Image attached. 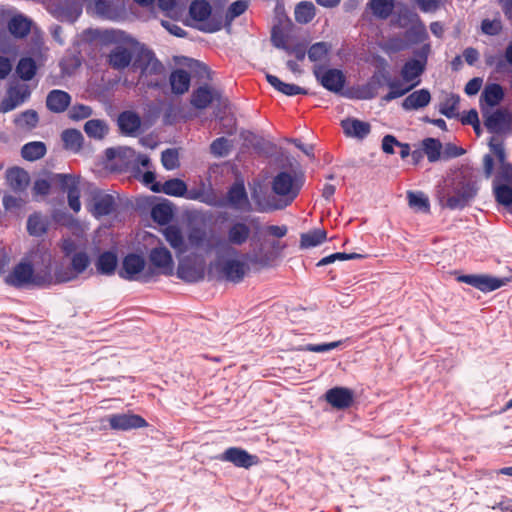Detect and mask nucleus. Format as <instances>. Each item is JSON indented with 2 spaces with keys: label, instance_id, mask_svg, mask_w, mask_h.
I'll return each instance as SVG.
<instances>
[{
  "label": "nucleus",
  "instance_id": "obj_47",
  "mask_svg": "<svg viewBox=\"0 0 512 512\" xmlns=\"http://www.w3.org/2000/svg\"><path fill=\"white\" fill-rule=\"evenodd\" d=\"M494 195L498 204L505 207L512 205V187L508 184L494 183Z\"/></svg>",
  "mask_w": 512,
  "mask_h": 512
},
{
  "label": "nucleus",
  "instance_id": "obj_21",
  "mask_svg": "<svg viewBox=\"0 0 512 512\" xmlns=\"http://www.w3.org/2000/svg\"><path fill=\"white\" fill-rule=\"evenodd\" d=\"M221 93L209 86H201L191 95V104L197 109L207 108L213 101H219Z\"/></svg>",
  "mask_w": 512,
  "mask_h": 512
},
{
  "label": "nucleus",
  "instance_id": "obj_37",
  "mask_svg": "<svg viewBox=\"0 0 512 512\" xmlns=\"http://www.w3.org/2000/svg\"><path fill=\"white\" fill-rule=\"evenodd\" d=\"M266 79L272 87H274L277 91H279L287 96H294V95H298V94H306L307 93L305 89H303L295 84L285 83L274 75L267 74Z\"/></svg>",
  "mask_w": 512,
  "mask_h": 512
},
{
  "label": "nucleus",
  "instance_id": "obj_58",
  "mask_svg": "<svg viewBox=\"0 0 512 512\" xmlns=\"http://www.w3.org/2000/svg\"><path fill=\"white\" fill-rule=\"evenodd\" d=\"M427 36L426 27L422 22H419L406 32V37L415 43L424 41Z\"/></svg>",
  "mask_w": 512,
  "mask_h": 512
},
{
  "label": "nucleus",
  "instance_id": "obj_18",
  "mask_svg": "<svg viewBox=\"0 0 512 512\" xmlns=\"http://www.w3.org/2000/svg\"><path fill=\"white\" fill-rule=\"evenodd\" d=\"M221 459L227 462H231L237 467L250 468L253 465L258 464V457L249 454L247 451L241 448H229L221 456Z\"/></svg>",
  "mask_w": 512,
  "mask_h": 512
},
{
  "label": "nucleus",
  "instance_id": "obj_19",
  "mask_svg": "<svg viewBox=\"0 0 512 512\" xmlns=\"http://www.w3.org/2000/svg\"><path fill=\"white\" fill-rule=\"evenodd\" d=\"M88 209L95 217L108 215L114 209V199L109 194L96 191L92 194Z\"/></svg>",
  "mask_w": 512,
  "mask_h": 512
},
{
  "label": "nucleus",
  "instance_id": "obj_27",
  "mask_svg": "<svg viewBox=\"0 0 512 512\" xmlns=\"http://www.w3.org/2000/svg\"><path fill=\"white\" fill-rule=\"evenodd\" d=\"M341 126L346 136L355 137L358 139H363L371 131V126L368 122H364L355 118H347L343 120L341 122Z\"/></svg>",
  "mask_w": 512,
  "mask_h": 512
},
{
  "label": "nucleus",
  "instance_id": "obj_12",
  "mask_svg": "<svg viewBox=\"0 0 512 512\" xmlns=\"http://www.w3.org/2000/svg\"><path fill=\"white\" fill-rule=\"evenodd\" d=\"M5 281L7 284L15 287L37 285L33 267L28 264L26 259L13 268V270L6 276Z\"/></svg>",
  "mask_w": 512,
  "mask_h": 512
},
{
  "label": "nucleus",
  "instance_id": "obj_1",
  "mask_svg": "<svg viewBox=\"0 0 512 512\" xmlns=\"http://www.w3.org/2000/svg\"><path fill=\"white\" fill-rule=\"evenodd\" d=\"M188 241L194 257L186 256L179 260L177 275L186 282H197L205 275L204 255L210 254L215 249V244L202 228L192 229L188 234Z\"/></svg>",
  "mask_w": 512,
  "mask_h": 512
},
{
  "label": "nucleus",
  "instance_id": "obj_57",
  "mask_svg": "<svg viewBox=\"0 0 512 512\" xmlns=\"http://www.w3.org/2000/svg\"><path fill=\"white\" fill-rule=\"evenodd\" d=\"M162 164L168 170H173L179 167V154L175 149H167L162 152Z\"/></svg>",
  "mask_w": 512,
  "mask_h": 512
},
{
  "label": "nucleus",
  "instance_id": "obj_45",
  "mask_svg": "<svg viewBox=\"0 0 512 512\" xmlns=\"http://www.w3.org/2000/svg\"><path fill=\"white\" fill-rule=\"evenodd\" d=\"M117 266V257L111 252L101 254L96 262L98 272L102 274H112Z\"/></svg>",
  "mask_w": 512,
  "mask_h": 512
},
{
  "label": "nucleus",
  "instance_id": "obj_30",
  "mask_svg": "<svg viewBox=\"0 0 512 512\" xmlns=\"http://www.w3.org/2000/svg\"><path fill=\"white\" fill-rule=\"evenodd\" d=\"M31 26L32 21L22 14L13 15L7 24L9 32L16 38H24L27 36L31 30Z\"/></svg>",
  "mask_w": 512,
  "mask_h": 512
},
{
  "label": "nucleus",
  "instance_id": "obj_38",
  "mask_svg": "<svg viewBox=\"0 0 512 512\" xmlns=\"http://www.w3.org/2000/svg\"><path fill=\"white\" fill-rule=\"evenodd\" d=\"M372 14L379 19H387L395 7L394 0H370L368 2Z\"/></svg>",
  "mask_w": 512,
  "mask_h": 512
},
{
  "label": "nucleus",
  "instance_id": "obj_55",
  "mask_svg": "<svg viewBox=\"0 0 512 512\" xmlns=\"http://www.w3.org/2000/svg\"><path fill=\"white\" fill-rule=\"evenodd\" d=\"M408 202L412 208H414L418 211H422L425 213L429 212V208H430L429 200L422 193L409 192L408 193Z\"/></svg>",
  "mask_w": 512,
  "mask_h": 512
},
{
  "label": "nucleus",
  "instance_id": "obj_28",
  "mask_svg": "<svg viewBox=\"0 0 512 512\" xmlns=\"http://www.w3.org/2000/svg\"><path fill=\"white\" fill-rule=\"evenodd\" d=\"M431 94L427 89H420L409 94L402 102V108L407 111L422 109L429 105Z\"/></svg>",
  "mask_w": 512,
  "mask_h": 512
},
{
  "label": "nucleus",
  "instance_id": "obj_42",
  "mask_svg": "<svg viewBox=\"0 0 512 512\" xmlns=\"http://www.w3.org/2000/svg\"><path fill=\"white\" fill-rule=\"evenodd\" d=\"M46 153V146L42 142H30L22 147V157L29 161L42 158Z\"/></svg>",
  "mask_w": 512,
  "mask_h": 512
},
{
  "label": "nucleus",
  "instance_id": "obj_14",
  "mask_svg": "<svg viewBox=\"0 0 512 512\" xmlns=\"http://www.w3.org/2000/svg\"><path fill=\"white\" fill-rule=\"evenodd\" d=\"M458 281L472 285L483 292L494 291L505 286L509 279H501L489 275H462Z\"/></svg>",
  "mask_w": 512,
  "mask_h": 512
},
{
  "label": "nucleus",
  "instance_id": "obj_32",
  "mask_svg": "<svg viewBox=\"0 0 512 512\" xmlns=\"http://www.w3.org/2000/svg\"><path fill=\"white\" fill-rule=\"evenodd\" d=\"M132 53L129 48L122 45L116 46L111 50L108 61L114 69H124L131 63Z\"/></svg>",
  "mask_w": 512,
  "mask_h": 512
},
{
  "label": "nucleus",
  "instance_id": "obj_40",
  "mask_svg": "<svg viewBox=\"0 0 512 512\" xmlns=\"http://www.w3.org/2000/svg\"><path fill=\"white\" fill-rule=\"evenodd\" d=\"M48 228V219L40 213H34L29 216L27 221V230L30 235L41 236L46 233Z\"/></svg>",
  "mask_w": 512,
  "mask_h": 512
},
{
  "label": "nucleus",
  "instance_id": "obj_49",
  "mask_svg": "<svg viewBox=\"0 0 512 512\" xmlns=\"http://www.w3.org/2000/svg\"><path fill=\"white\" fill-rule=\"evenodd\" d=\"M93 9L102 18L113 19L117 15L116 7L111 0H96Z\"/></svg>",
  "mask_w": 512,
  "mask_h": 512
},
{
  "label": "nucleus",
  "instance_id": "obj_48",
  "mask_svg": "<svg viewBox=\"0 0 512 512\" xmlns=\"http://www.w3.org/2000/svg\"><path fill=\"white\" fill-rule=\"evenodd\" d=\"M503 89L498 84H491L485 87L482 97L489 106L497 105L503 98Z\"/></svg>",
  "mask_w": 512,
  "mask_h": 512
},
{
  "label": "nucleus",
  "instance_id": "obj_43",
  "mask_svg": "<svg viewBox=\"0 0 512 512\" xmlns=\"http://www.w3.org/2000/svg\"><path fill=\"white\" fill-rule=\"evenodd\" d=\"M423 152L430 162H435L441 158L442 144L435 138H426L422 141Z\"/></svg>",
  "mask_w": 512,
  "mask_h": 512
},
{
  "label": "nucleus",
  "instance_id": "obj_61",
  "mask_svg": "<svg viewBox=\"0 0 512 512\" xmlns=\"http://www.w3.org/2000/svg\"><path fill=\"white\" fill-rule=\"evenodd\" d=\"M17 124L25 128H33L38 123V115L35 111L28 110L22 113L16 120Z\"/></svg>",
  "mask_w": 512,
  "mask_h": 512
},
{
  "label": "nucleus",
  "instance_id": "obj_46",
  "mask_svg": "<svg viewBox=\"0 0 512 512\" xmlns=\"http://www.w3.org/2000/svg\"><path fill=\"white\" fill-rule=\"evenodd\" d=\"M84 130L88 136L102 139L108 132V126L102 120L92 119L85 123Z\"/></svg>",
  "mask_w": 512,
  "mask_h": 512
},
{
  "label": "nucleus",
  "instance_id": "obj_35",
  "mask_svg": "<svg viewBox=\"0 0 512 512\" xmlns=\"http://www.w3.org/2000/svg\"><path fill=\"white\" fill-rule=\"evenodd\" d=\"M106 156L109 160H119L124 166H130L136 161V152L126 146L107 149Z\"/></svg>",
  "mask_w": 512,
  "mask_h": 512
},
{
  "label": "nucleus",
  "instance_id": "obj_22",
  "mask_svg": "<svg viewBox=\"0 0 512 512\" xmlns=\"http://www.w3.org/2000/svg\"><path fill=\"white\" fill-rule=\"evenodd\" d=\"M229 205L239 211H250L251 203L248 199L244 184L236 182L228 191Z\"/></svg>",
  "mask_w": 512,
  "mask_h": 512
},
{
  "label": "nucleus",
  "instance_id": "obj_56",
  "mask_svg": "<svg viewBox=\"0 0 512 512\" xmlns=\"http://www.w3.org/2000/svg\"><path fill=\"white\" fill-rule=\"evenodd\" d=\"M329 49V46L325 42L315 43L308 51V58L313 62L322 61L326 58Z\"/></svg>",
  "mask_w": 512,
  "mask_h": 512
},
{
  "label": "nucleus",
  "instance_id": "obj_52",
  "mask_svg": "<svg viewBox=\"0 0 512 512\" xmlns=\"http://www.w3.org/2000/svg\"><path fill=\"white\" fill-rule=\"evenodd\" d=\"M490 149L494 152L495 156L497 157L500 165H501V174L503 175L505 173V169L507 166H512L511 164L507 163L505 161L506 154L505 149L503 146V143L499 140H497L495 137H492L489 142Z\"/></svg>",
  "mask_w": 512,
  "mask_h": 512
},
{
  "label": "nucleus",
  "instance_id": "obj_15",
  "mask_svg": "<svg viewBox=\"0 0 512 512\" xmlns=\"http://www.w3.org/2000/svg\"><path fill=\"white\" fill-rule=\"evenodd\" d=\"M314 74L320 83L329 91L337 93L344 87L345 77L338 69L324 70L321 67H315Z\"/></svg>",
  "mask_w": 512,
  "mask_h": 512
},
{
  "label": "nucleus",
  "instance_id": "obj_5",
  "mask_svg": "<svg viewBox=\"0 0 512 512\" xmlns=\"http://www.w3.org/2000/svg\"><path fill=\"white\" fill-rule=\"evenodd\" d=\"M51 183L59 185L63 191L67 192L69 207L74 212H79L81 209V203L79 200L80 191L78 189V181L72 175L55 174L51 177L50 180L37 179L32 187L33 195L35 197L46 196L50 191Z\"/></svg>",
  "mask_w": 512,
  "mask_h": 512
},
{
  "label": "nucleus",
  "instance_id": "obj_17",
  "mask_svg": "<svg viewBox=\"0 0 512 512\" xmlns=\"http://www.w3.org/2000/svg\"><path fill=\"white\" fill-rule=\"evenodd\" d=\"M325 400L336 409H346L354 401V393L346 387H334L325 393Z\"/></svg>",
  "mask_w": 512,
  "mask_h": 512
},
{
  "label": "nucleus",
  "instance_id": "obj_3",
  "mask_svg": "<svg viewBox=\"0 0 512 512\" xmlns=\"http://www.w3.org/2000/svg\"><path fill=\"white\" fill-rule=\"evenodd\" d=\"M253 228L258 229V222L255 218L231 220L225 229V244L219 243L218 247L215 245L217 257L221 258L223 252L231 256L238 255L235 247H241L249 241Z\"/></svg>",
  "mask_w": 512,
  "mask_h": 512
},
{
  "label": "nucleus",
  "instance_id": "obj_16",
  "mask_svg": "<svg viewBox=\"0 0 512 512\" xmlns=\"http://www.w3.org/2000/svg\"><path fill=\"white\" fill-rule=\"evenodd\" d=\"M108 421L110 427L114 430L125 431L148 426L144 418L132 413L111 415Z\"/></svg>",
  "mask_w": 512,
  "mask_h": 512
},
{
  "label": "nucleus",
  "instance_id": "obj_44",
  "mask_svg": "<svg viewBox=\"0 0 512 512\" xmlns=\"http://www.w3.org/2000/svg\"><path fill=\"white\" fill-rule=\"evenodd\" d=\"M315 17V6L311 2H301L295 8V19L298 23H309Z\"/></svg>",
  "mask_w": 512,
  "mask_h": 512
},
{
  "label": "nucleus",
  "instance_id": "obj_33",
  "mask_svg": "<svg viewBox=\"0 0 512 512\" xmlns=\"http://www.w3.org/2000/svg\"><path fill=\"white\" fill-rule=\"evenodd\" d=\"M151 190L154 192H163L170 196L180 197L183 196L187 191V185L184 181L174 178L166 181L163 185L155 183L151 186Z\"/></svg>",
  "mask_w": 512,
  "mask_h": 512
},
{
  "label": "nucleus",
  "instance_id": "obj_29",
  "mask_svg": "<svg viewBox=\"0 0 512 512\" xmlns=\"http://www.w3.org/2000/svg\"><path fill=\"white\" fill-rule=\"evenodd\" d=\"M70 95L62 90H52L46 98L47 108L54 113L64 112L70 105Z\"/></svg>",
  "mask_w": 512,
  "mask_h": 512
},
{
  "label": "nucleus",
  "instance_id": "obj_59",
  "mask_svg": "<svg viewBox=\"0 0 512 512\" xmlns=\"http://www.w3.org/2000/svg\"><path fill=\"white\" fill-rule=\"evenodd\" d=\"M382 85L381 76L374 75L370 82L362 89L361 97L364 99H370L376 96L377 89Z\"/></svg>",
  "mask_w": 512,
  "mask_h": 512
},
{
  "label": "nucleus",
  "instance_id": "obj_63",
  "mask_svg": "<svg viewBox=\"0 0 512 512\" xmlns=\"http://www.w3.org/2000/svg\"><path fill=\"white\" fill-rule=\"evenodd\" d=\"M70 117L74 120H80L89 117L92 114V109L88 106L79 104L71 108Z\"/></svg>",
  "mask_w": 512,
  "mask_h": 512
},
{
  "label": "nucleus",
  "instance_id": "obj_6",
  "mask_svg": "<svg viewBox=\"0 0 512 512\" xmlns=\"http://www.w3.org/2000/svg\"><path fill=\"white\" fill-rule=\"evenodd\" d=\"M26 261L33 267L37 286L60 283L56 281V270L51 272L53 256L47 248L37 247L30 252Z\"/></svg>",
  "mask_w": 512,
  "mask_h": 512
},
{
  "label": "nucleus",
  "instance_id": "obj_26",
  "mask_svg": "<svg viewBox=\"0 0 512 512\" xmlns=\"http://www.w3.org/2000/svg\"><path fill=\"white\" fill-rule=\"evenodd\" d=\"M6 181L13 191L22 192L28 187L30 177L24 169L14 167L6 171Z\"/></svg>",
  "mask_w": 512,
  "mask_h": 512
},
{
  "label": "nucleus",
  "instance_id": "obj_4",
  "mask_svg": "<svg viewBox=\"0 0 512 512\" xmlns=\"http://www.w3.org/2000/svg\"><path fill=\"white\" fill-rule=\"evenodd\" d=\"M303 186V177L301 175L280 172L272 180V191L277 199L268 202V208L279 210L290 205L298 196Z\"/></svg>",
  "mask_w": 512,
  "mask_h": 512
},
{
  "label": "nucleus",
  "instance_id": "obj_7",
  "mask_svg": "<svg viewBox=\"0 0 512 512\" xmlns=\"http://www.w3.org/2000/svg\"><path fill=\"white\" fill-rule=\"evenodd\" d=\"M134 67L140 69V80L149 87L159 86L164 79V66L150 52L142 53Z\"/></svg>",
  "mask_w": 512,
  "mask_h": 512
},
{
  "label": "nucleus",
  "instance_id": "obj_2",
  "mask_svg": "<svg viewBox=\"0 0 512 512\" xmlns=\"http://www.w3.org/2000/svg\"><path fill=\"white\" fill-rule=\"evenodd\" d=\"M478 191L476 181L462 173L455 176L439 194L443 207L451 210L463 209L476 196Z\"/></svg>",
  "mask_w": 512,
  "mask_h": 512
},
{
  "label": "nucleus",
  "instance_id": "obj_50",
  "mask_svg": "<svg viewBox=\"0 0 512 512\" xmlns=\"http://www.w3.org/2000/svg\"><path fill=\"white\" fill-rule=\"evenodd\" d=\"M151 215L157 223L166 224L171 220L173 210L169 204L161 203L152 208Z\"/></svg>",
  "mask_w": 512,
  "mask_h": 512
},
{
  "label": "nucleus",
  "instance_id": "obj_9",
  "mask_svg": "<svg viewBox=\"0 0 512 512\" xmlns=\"http://www.w3.org/2000/svg\"><path fill=\"white\" fill-rule=\"evenodd\" d=\"M70 267H56V281L60 283L70 282L78 278L90 265V258L85 251L75 252L70 258Z\"/></svg>",
  "mask_w": 512,
  "mask_h": 512
},
{
  "label": "nucleus",
  "instance_id": "obj_51",
  "mask_svg": "<svg viewBox=\"0 0 512 512\" xmlns=\"http://www.w3.org/2000/svg\"><path fill=\"white\" fill-rule=\"evenodd\" d=\"M17 74L23 80H31L36 72V64L32 58H22L16 68Z\"/></svg>",
  "mask_w": 512,
  "mask_h": 512
},
{
  "label": "nucleus",
  "instance_id": "obj_62",
  "mask_svg": "<svg viewBox=\"0 0 512 512\" xmlns=\"http://www.w3.org/2000/svg\"><path fill=\"white\" fill-rule=\"evenodd\" d=\"M248 8V2L245 0H238L233 2L228 11H227V18L234 19L235 17L240 16L243 14L246 9Z\"/></svg>",
  "mask_w": 512,
  "mask_h": 512
},
{
  "label": "nucleus",
  "instance_id": "obj_23",
  "mask_svg": "<svg viewBox=\"0 0 512 512\" xmlns=\"http://www.w3.org/2000/svg\"><path fill=\"white\" fill-rule=\"evenodd\" d=\"M144 267L145 261L143 257L136 254H129L124 258L119 274L124 279L135 280L137 279L136 276L143 271Z\"/></svg>",
  "mask_w": 512,
  "mask_h": 512
},
{
  "label": "nucleus",
  "instance_id": "obj_60",
  "mask_svg": "<svg viewBox=\"0 0 512 512\" xmlns=\"http://www.w3.org/2000/svg\"><path fill=\"white\" fill-rule=\"evenodd\" d=\"M362 258V255L358 253H335L321 259L317 266H324L335 262L336 260H351Z\"/></svg>",
  "mask_w": 512,
  "mask_h": 512
},
{
  "label": "nucleus",
  "instance_id": "obj_31",
  "mask_svg": "<svg viewBox=\"0 0 512 512\" xmlns=\"http://www.w3.org/2000/svg\"><path fill=\"white\" fill-rule=\"evenodd\" d=\"M426 65V60H417L412 59L407 61L402 70L401 77L405 83H414L416 81L420 82L418 79L420 75L424 72Z\"/></svg>",
  "mask_w": 512,
  "mask_h": 512
},
{
  "label": "nucleus",
  "instance_id": "obj_13",
  "mask_svg": "<svg viewBox=\"0 0 512 512\" xmlns=\"http://www.w3.org/2000/svg\"><path fill=\"white\" fill-rule=\"evenodd\" d=\"M189 14L194 21L199 24L198 29L205 32H213L219 29V26L209 23L207 20L211 15V6L205 0L193 1L189 8Z\"/></svg>",
  "mask_w": 512,
  "mask_h": 512
},
{
  "label": "nucleus",
  "instance_id": "obj_36",
  "mask_svg": "<svg viewBox=\"0 0 512 512\" xmlns=\"http://www.w3.org/2000/svg\"><path fill=\"white\" fill-rule=\"evenodd\" d=\"M169 81L174 94L182 95L186 93L190 87V75L183 69L173 71Z\"/></svg>",
  "mask_w": 512,
  "mask_h": 512
},
{
  "label": "nucleus",
  "instance_id": "obj_54",
  "mask_svg": "<svg viewBox=\"0 0 512 512\" xmlns=\"http://www.w3.org/2000/svg\"><path fill=\"white\" fill-rule=\"evenodd\" d=\"M232 148L231 142L225 137L214 140L210 145L211 153L216 157L227 156Z\"/></svg>",
  "mask_w": 512,
  "mask_h": 512
},
{
  "label": "nucleus",
  "instance_id": "obj_25",
  "mask_svg": "<svg viewBox=\"0 0 512 512\" xmlns=\"http://www.w3.org/2000/svg\"><path fill=\"white\" fill-rule=\"evenodd\" d=\"M141 124L140 116L133 111H124L118 116V126L125 135H137L140 132Z\"/></svg>",
  "mask_w": 512,
  "mask_h": 512
},
{
  "label": "nucleus",
  "instance_id": "obj_10",
  "mask_svg": "<svg viewBox=\"0 0 512 512\" xmlns=\"http://www.w3.org/2000/svg\"><path fill=\"white\" fill-rule=\"evenodd\" d=\"M484 125L492 133L505 134L512 132V115L501 109L485 111Z\"/></svg>",
  "mask_w": 512,
  "mask_h": 512
},
{
  "label": "nucleus",
  "instance_id": "obj_53",
  "mask_svg": "<svg viewBox=\"0 0 512 512\" xmlns=\"http://www.w3.org/2000/svg\"><path fill=\"white\" fill-rule=\"evenodd\" d=\"M459 98L455 95L447 96L446 99L440 104V113L448 118L457 116Z\"/></svg>",
  "mask_w": 512,
  "mask_h": 512
},
{
  "label": "nucleus",
  "instance_id": "obj_11",
  "mask_svg": "<svg viewBox=\"0 0 512 512\" xmlns=\"http://www.w3.org/2000/svg\"><path fill=\"white\" fill-rule=\"evenodd\" d=\"M149 261L159 274L173 275L175 264L172 254L162 243L150 250Z\"/></svg>",
  "mask_w": 512,
  "mask_h": 512
},
{
  "label": "nucleus",
  "instance_id": "obj_24",
  "mask_svg": "<svg viewBox=\"0 0 512 512\" xmlns=\"http://www.w3.org/2000/svg\"><path fill=\"white\" fill-rule=\"evenodd\" d=\"M165 240L175 250L177 255H182L190 248L189 241L185 240L181 230L173 225L167 226L162 230Z\"/></svg>",
  "mask_w": 512,
  "mask_h": 512
},
{
  "label": "nucleus",
  "instance_id": "obj_20",
  "mask_svg": "<svg viewBox=\"0 0 512 512\" xmlns=\"http://www.w3.org/2000/svg\"><path fill=\"white\" fill-rule=\"evenodd\" d=\"M285 248L284 244H281L278 241H274L271 243V251L270 252H262L253 251L252 255L248 257L253 266L257 268H265L270 266L273 261H275L281 254L282 250Z\"/></svg>",
  "mask_w": 512,
  "mask_h": 512
},
{
  "label": "nucleus",
  "instance_id": "obj_34",
  "mask_svg": "<svg viewBox=\"0 0 512 512\" xmlns=\"http://www.w3.org/2000/svg\"><path fill=\"white\" fill-rule=\"evenodd\" d=\"M29 92L25 86L11 88L8 97L1 103V111L8 112L24 102Z\"/></svg>",
  "mask_w": 512,
  "mask_h": 512
},
{
  "label": "nucleus",
  "instance_id": "obj_39",
  "mask_svg": "<svg viewBox=\"0 0 512 512\" xmlns=\"http://www.w3.org/2000/svg\"><path fill=\"white\" fill-rule=\"evenodd\" d=\"M62 140L65 149L77 153L82 148L83 136L80 131L76 129H68L62 133Z\"/></svg>",
  "mask_w": 512,
  "mask_h": 512
},
{
  "label": "nucleus",
  "instance_id": "obj_8",
  "mask_svg": "<svg viewBox=\"0 0 512 512\" xmlns=\"http://www.w3.org/2000/svg\"><path fill=\"white\" fill-rule=\"evenodd\" d=\"M251 255L252 253H247L239 257V254L231 256L223 252L221 258L217 257L225 279L235 283L242 281L250 271V264L253 265L248 259Z\"/></svg>",
  "mask_w": 512,
  "mask_h": 512
},
{
  "label": "nucleus",
  "instance_id": "obj_64",
  "mask_svg": "<svg viewBox=\"0 0 512 512\" xmlns=\"http://www.w3.org/2000/svg\"><path fill=\"white\" fill-rule=\"evenodd\" d=\"M481 28H482L483 33H485V34L497 35L501 31L502 25L499 20L491 21V20L485 19L482 22Z\"/></svg>",
  "mask_w": 512,
  "mask_h": 512
},
{
  "label": "nucleus",
  "instance_id": "obj_41",
  "mask_svg": "<svg viewBox=\"0 0 512 512\" xmlns=\"http://www.w3.org/2000/svg\"><path fill=\"white\" fill-rule=\"evenodd\" d=\"M327 238V233L323 229H314L307 233L301 234L300 239V247L302 249H307L311 247H315L325 241Z\"/></svg>",
  "mask_w": 512,
  "mask_h": 512
}]
</instances>
